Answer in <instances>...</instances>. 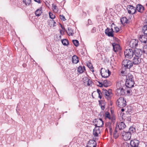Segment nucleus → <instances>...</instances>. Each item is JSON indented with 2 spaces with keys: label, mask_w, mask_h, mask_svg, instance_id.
Segmentation results:
<instances>
[{
  "label": "nucleus",
  "mask_w": 147,
  "mask_h": 147,
  "mask_svg": "<svg viewBox=\"0 0 147 147\" xmlns=\"http://www.w3.org/2000/svg\"><path fill=\"white\" fill-rule=\"evenodd\" d=\"M115 118L112 117L111 119V123L110 122H107L105 124V126L106 127V130L108 132L109 131L111 134L113 133V129L114 127V123L115 122Z\"/></svg>",
  "instance_id": "nucleus-1"
},
{
  "label": "nucleus",
  "mask_w": 147,
  "mask_h": 147,
  "mask_svg": "<svg viewBox=\"0 0 147 147\" xmlns=\"http://www.w3.org/2000/svg\"><path fill=\"white\" fill-rule=\"evenodd\" d=\"M120 84L118 83L116 84L117 89L115 91L116 94L117 96L123 95L125 94V90L122 86H120Z\"/></svg>",
  "instance_id": "nucleus-2"
},
{
  "label": "nucleus",
  "mask_w": 147,
  "mask_h": 147,
  "mask_svg": "<svg viewBox=\"0 0 147 147\" xmlns=\"http://www.w3.org/2000/svg\"><path fill=\"white\" fill-rule=\"evenodd\" d=\"M117 105L119 107L123 108L126 105V101L123 97L119 98L117 101Z\"/></svg>",
  "instance_id": "nucleus-3"
},
{
  "label": "nucleus",
  "mask_w": 147,
  "mask_h": 147,
  "mask_svg": "<svg viewBox=\"0 0 147 147\" xmlns=\"http://www.w3.org/2000/svg\"><path fill=\"white\" fill-rule=\"evenodd\" d=\"M124 53L126 58L131 59L133 57L134 53L132 49H126Z\"/></svg>",
  "instance_id": "nucleus-4"
},
{
  "label": "nucleus",
  "mask_w": 147,
  "mask_h": 147,
  "mask_svg": "<svg viewBox=\"0 0 147 147\" xmlns=\"http://www.w3.org/2000/svg\"><path fill=\"white\" fill-rule=\"evenodd\" d=\"M123 66L126 68L130 69L133 66V63L129 60H124L122 63Z\"/></svg>",
  "instance_id": "nucleus-5"
},
{
  "label": "nucleus",
  "mask_w": 147,
  "mask_h": 147,
  "mask_svg": "<svg viewBox=\"0 0 147 147\" xmlns=\"http://www.w3.org/2000/svg\"><path fill=\"white\" fill-rule=\"evenodd\" d=\"M100 72L102 77L104 78L108 77L110 76L111 73L109 69H106L103 68L101 69Z\"/></svg>",
  "instance_id": "nucleus-6"
},
{
  "label": "nucleus",
  "mask_w": 147,
  "mask_h": 147,
  "mask_svg": "<svg viewBox=\"0 0 147 147\" xmlns=\"http://www.w3.org/2000/svg\"><path fill=\"white\" fill-rule=\"evenodd\" d=\"M102 93L105 97L107 100L110 99L112 96L111 90V89H109L108 90L103 89Z\"/></svg>",
  "instance_id": "nucleus-7"
},
{
  "label": "nucleus",
  "mask_w": 147,
  "mask_h": 147,
  "mask_svg": "<svg viewBox=\"0 0 147 147\" xmlns=\"http://www.w3.org/2000/svg\"><path fill=\"white\" fill-rule=\"evenodd\" d=\"M121 135L123 138L125 140H127L131 138V134L128 132L123 131L121 133Z\"/></svg>",
  "instance_id": "nucleus-8"
},
{
  "label": "nucleus",
  "mask_w": 147,
  "mask_h": 147,
  "mask_svg": "<svg viewBox=\"0 0 147 147\" xmlns=\"http://www.w3.org/2000/svg\"><path fill=\"white\" fill-rule=\"evenodd\" d=\"M138 40L136 39L131 40L129 43V45L131 48H136L138 45Z\"/></svg>",
  "instance_id": "nucleus-9"
},
{
  "label": "nucleus",
  "mask_w": 147,
  "mask_h": 147,
  "mask_svg": "<svg viewBox=\"0 0 147 147\" xmlns=\"http://www.w3.org/2000/svg\"><path fill=\"white\" fill-rule=\"evenodd\" d=\"M128 13L129 14H133L136 12V8L131 5H128L127 8Z\"/></svg>",
  "instance_id": "nucleus-10"
},
{
  "label": "nucleus",
  "mask_w": 147,
  "mask_h": 147,
  "mask_svg": "<svg viewBox=\"0 0 147 147\" xmlns=\"http://www.w3.org/2000/svg\"><path fill=\"white\" fill-rule=\"evenodd\" d=\"M141 61V58L140 56H136L134 57L133 59V63L135 65H138L140 64Z\"/></svg>",
  "instance_id": "nucleus-11"
},
{
  "label": "nucleus",
  "mask_w": 147,
  "mask_h": 147,
  "mask_svg": "<svg viewBox=\"0 0 147 147\" xmlns=\"http://www.w3.org/2000/svg\"><path fill=\"white\" fill-rule=\"evenodd\" d=\"M113 32H114L113 29L112 28H111V29L107 28L105 30V33L108 36L113 37Z\"/></svg>",
  "instance_id": "nucleus-12"
},
{
  "label": "nucleus",
  "mask_w": 147,
  "mask_h": 147,
  "mask_svg": "<svg viewBox=\"0 0 147 147\" xmlns=\"http://www.w3.org/2000/svg\"><path fill=\"white\" fill-rule=\"evenodd\" d=\"M95 122H96L95 124V127H98L100 128L102 127L103 125V121H102V119H96Z\"/></svg>",
  "instance_id": "nucleus-13"
},
{
  "label": "nucleus",
  "mask_w": 147,
  "mask_h": 147,
  "mask_svg": "<svg viewBox=\"0 0 147 147\" xmlns=\"http://www.w3.org/2000/svg\"><path fill=\"white\" fill-rule=\"evenodd\" d=\"M126 126L125 123L123 122L118 123L116 125L115 128L118 130L123 129L125 128Z\"/></svg>",
  "instance_id": "nucleus-14"
},
{
  "label": "nucleus",
  "mask_w": 147,
  "mask_h": 147,
  "mask_svg": "<svg viewBox=\"0 0 147 147\" xmlns=\"http://www.w3.org/2000/svg\"><path fill=\"white\" fill-rule=\"evenodd\" d=\"M125 84L126 87L130 88L134 86V81L126 80Z\"/></svg>",
  "instance_id": "nucleus-15"
},
{
  "label": "nucleus",
  "mask_w": 147,
  "mask_h": 147,
  "mask_svg": "<svg viewBox=\"0 0 147 147\" xmlns=\"http://www.w3.org/2000/svg\"><path fill=\"white\" fill-rule=\"evenodd\" d=\"M96 143L94 140H90L87 145V147H96Z\"/></svg>",
  "instance_id": "nucleus-16"
},
{
  "label": "nucleus",
  "mask_w": 147,
  "mask_h": 147,
  "mask_svg": "<svg viewBox=\"0 0 147 147\" xmlns=\"http://www.w3.org/2000/svg\"><path fill=\"white\" fill-rule=\"evenodd\" d=\"M139 143V142L138 140L134 139L133 140H131L130 141V144L132 147H137Z\"/></svg>",
  "instance_id": "nucleus-17"
},
{
  "label": "nucleus",
  "mask_w": 147,
  "mask_h": 147,
  "mask_svg": "<svg viewBox=\"0 0 147 147\" xmlns=\"http://www.w3.org/2000/svg\"><path fill=\"white\" fill-rule=\"evenodd\" d=\"M100 128L95 127L93 130V134L95 136H98V135L100 133Z\"/></svg>",
  "instance_id": "nucleus-18"
},
{
  "label": "nucleus",
  "mask_w": 147,
  "mask_h": 147,
  "mask_svg": "<svg viewBox=\"0 0 147 147\" xmlns=\"http://www.w3.org/2000/svg\"><path fill=\"white\" fill-rule=\"evenodd\" d=\"M139 40L142 42L146 43L147 42V36L140 35L139 37Z\"/></svg>",
  "instance_id": "nucleus-19"
},
{
  "label": "nucleus",
  "mask_w": 147,
  "mask_h": 147,
  "mask_svg": "<svg viewBox=\"0 0 147 147\" xmlns=\"http://www.w3.org/2000/svg\"><path fill=\"white\" fill-rule=\"evenodd\" d=\"M144 9V8L142 5L140 4H138L137 5L136 10H137L138 11L142 13Z\"/></svg>",
  "instance_id": "nucleus-20"
},
{
  "label": "nucleus",
  "mask_w": 147,
  "mask_h": 147,
  "mask_svg": "<svg viewBox=\"0 0 147 147\" xmlns=\"http://www.w3.org/2000/svg\"><path fill=\"white\" fill-rule=\"evenodd\" d=\"M135 55L136 56H140L142 55V52L141 50L140 49H136L134 50Z\"/></svg>",
  "instance_id": "nucleus-21"
},
{
  "label": "nucleus",
  "mask_w": 147,
  "mask_h": 147,
  "mask_svg": "<svg viewBox=\"0 0 147 147\" xmlns=\"http://www.w3.org/2000/svg\"><path fill=\"white\" fill-rule=\"evenodd\" d=\"M112 46L113 47V50L115 52L120 49V46L118 44L113 43L112 44Z\"/></svg>",
  "instance_id": "nucleus-22"
},
{
  "label": "nucleus",
  "mask_w": 147,
  "mask_h": 147,
  "mask_svg": "<svg viewBox=\"0 0 147 147\" xmlns=\"http://www.w3.org/2000/svg\"><path fill=\"white\" fill-rule=\"evenodd\" d=\"M99 85L100 86V87L102 86H104L105 87H107L110 85V81L105 80L104 81L103 84L101 83H100Z\"/></svg>",
  "instance_id": "nucleus-23"
},
{
  "label": "nucleus",
  "mask_w": 147,
  "mask_h": 147,
  "mask_svg": "<svg viewBox=\"0 0 147 147\" xmlns=\"http://www.w3.org/2000/svg\"><path fill=\"white\" fill-rule=\"evenodd\" d=\"M72 61L74 63L76 64L79 62V59L78 57L75 55H74L72 57Z\"/></svg>",
  "instance_id": "nucleus-24"
},
{
  "label": "nucleus",
  "mask_w": 147,
  "mask_h": 147,
  "mask_svg": "<svg viewBox=\"0 0 147 147\" xmlns=\"http://www.w3.org/2000/svg\"><path fill=\"white\" fill-rule=\"evenodd\" d=\"M126 80L134 81L133 76L130 74H128L126 76Z\"/></svg>",
  "instance_id": "nucleus-25"
},
{
  "label": "nucleus",
  "mask_w": 147,
  "mask_h": 147,
  "mask_svg": "<svg viewBox=\"0 0 147 147\" xmlns=\"http://www.w3.org/2000/svg\"><path fill=\"white\" fill-rule=\"evenodd\" d=\"M66 32L69 36H72L74 34V32H73V30L71 29V28H68L67 30L66 31Z\"/></svg>",
  "instance_id": "nucleus-26"
},
{
  "label": "nucleus",
  "mask_w": 147,
  "mask_h": 147,
  "mask_svg": "<svg viewBox=\"0 0 147 147\" xmlns=\"http://www.w3.org/2000/svg\"><path fill=\"white\" fill-rule=\"evenodd\" d=\"M128 20L126 17H123L121 19V22L123 24L128 23Z\"/></svg>",
  "instance_id": "nucleus-27"
},
{
  "label": "nucleus",
  "mask_w": 147,
  "mask_h": 147,
  "mask_svg": "<svg viewBox=\"0 0 147 147\" xmlns=\"http://www.w3.org/2000/svg\"><path fill=\"white\" fill-rule=\"evenodd\" d=\"M42 13L41 10L40 9H37L35 11V14L37 16H39L41 15Z\"/></svg>",
  "instance_id": "nucleus-28"
},
{
  "label": "nucleus",
  "mask_w": 147,
  "mask_h": 147,
  "mask_svg": "<svg viewBox=\"0 0 147 147\" xmlns=\"http://www.w3.org/2000/svg\"><path fill=\"white\" fill-rule=\"evenodd\" d=\"M118 131V130L115 128L113 133V137L115 139L117 138L119 136V134L117 133Z\"/></svg>",
  "instance_id": "nucleus-29"
},
{
  "label": "nucleus",
  "mask_w": 147,
  "mask_h": 147,
  "mask_svg": "<svg viewBox=\"0 0 147 147\" xmlns=\"http://www.w3.org/2000/svg\"><path fill=\"white\" fill-rule=\"evenodd\" d=\"M105 118H108L109 119L111 120V121L112 118V117H111L110 114L108 112H105Z\"/></svg>",
  "instance_id": "nucleus-30"
},
{
  "label": "nucleus",
  "mask_w": 147,
  "mask_h": 147,
  "mask_svg": "<svg viewBox=\"0 0 147 147\" xmlns=\"http://www.w3.org/2000/svg\"><path fill=\"white\" fill-rule=\"evenodd\" d=\"M85 70V67L84 66L82 68L81 66H79L78 69V72L80 73H82L84 71V70Z\"/></svg>",
  "instance_id": "nucleus-31"
},
{
  "label": "nucleus",
  "mask_w": 147,
  "mask_h": 147,
  "mask_svg": "<svg viewBox=\"0 0 147 147\" xmlns=\"http://www.w3.org/2000/svg\"><path fill=\"white\" fill-rule=\"evenodd\" d=\"M136 131V129L135 128L131 126L130 127L129 129L128 132L132 133Z\"/></svg>",
  "instance_id": "nucleus-32"
},
{
  "label": "nucleus",
  "mask_w": 147,
  "mask_h": 147,
  "mask_svg": "<svg viewBox=\"0 0 147 147\" xmlns=\"http://www.w3.org/2000/svg\"><path fill=\"white\" fill-rule=\"evenodd\" d=\"M53 9L55 13H57L58 11V7L56 5L53 4Z\"/></svg>",
  "instance_id": "nucleus-33"
},
{
  "label": "nucleus",
  "mask_w": 147,
  "mask_h": 147,
  "mask_svg": "<svg viewBox=\"0 0 147 147\" xmlns=\"http://www.w3.org/2000/svg\"><path fill=\"white\" fill-rule=\"evenodd\" d=\"M23 2L26 6L29 5L31 2V0H23Z\"/></svg>",
  "instance_id": "nucleus-34"
},
{
  "label": "nucleus",
  "mask_w": 147,
  "mask_h": 147,
  "mask_svg": "<svg viewBox=\"0 0 147 147\" xmlns=\"http://www.w3.org/2000/svg\"><path fill=\"white\" fill-rule=\"evenodd\" d=\"M61 42L64 45H67L68 44V41L66 39H63L61 40Z\"/></svg>",
  "instance_id": "nucleus-35"
},
{
  "label": "nucleus",
  "mask_w": 147,
  "mask_h": 147,
  "mask_svg": "<svg viewBox=\"0 0 147 147\" xmlns=\"http://www.w3.org/2000/svg\"><path fill=\"white\" fill-rule=\"evenodd\" d=\"M142 31L144 34L147 35V26H144L143 27Z\"/></svg>",
  "instance_id": "nucleus-36"
},
{
  "label": "nucleus",
  "mask_w": 147,
  "mask_h": 147,
  "mask_svg": "<svg viewBox=\"0 0 147 147\" xmlns=\"http://www.w3.org/2000/svg\"><path fill=\"white\" fill-rule=\"evenodd\" d=\"M73 42L76 47H77L79 45V43L78 40H73L72 41Z\"/></svg>",
  "instance_id": "nucleus-37"
},
{
  "label": "nucleus",
  "mask_w": 147,
  "mask_h": 147,
  "mask_svg": "<svg viewBox=\"0 0 147 147\" xmlns=\"http://www.w3.org/2000/svg\"><path fill=\"white\" fill-rule=\"evenodd\" d=\"M85 79L87 80V83L88 85L89 86H90L92 83L91 80L88 79L87 77H86Z\"/></svg>",
  "instance_id": "nucleus-38"
},
{
  "label": "nucleus",
  "mask_w": 147,
  "mask_h": 147,
  "mask_svg": "<svg viewBox=\"0 0 147 147\" xmlns=\"http://www.w3.org/2000/svg\"><path fill=\"white\" fill-rule=\"evenodd\" d=\"M49 16L50 18L51 19H54L55 18V16L53 15L52 13L50 12L49 13Z\"/></svg>",
  "instance_id": "nucleus-39"
},
{
  "label": "nucleus",
  "mask_w": 147,
  "mask_h": 147,
  "mask_svg": "<svg viewBox=\"0 0 147 147\" xmlns=\"http://www.w3.org/2000/svg\"><path fill=\"white\" fill-rule=\"evenodd\" d=\"M97 91L98 94V97L100 99H101L102 98V96L101 95V92L100 90L99 89H97Z\"/></svg>",
  "instance_id": "nucleus-40"
},
{
  "label": "nucleus",
  "mask_w": 147,
  "mask_h": 147,
  "mask_svg": "<svg viewBox=\"0 0 147 147\" xmlns=\"http://www.w3.org/2000/svg\"><path fill=\"white\" fill-rule=\"evenodd\" d=\"M61 20L63 21H65L66 20V19L65 16L63 15H60L59 16Z\"/></svg>",
  "instance_id": "nucleus-41"
},
{
  "label": "nucleus",
  "mask_w": 147,
  "mask_h": 147,
  "mask_svg": "<svg viewBox=\"0 0 147 147\" xmlns=\"http://www.w3.org/2000/svg\"><path fill=\"white\" fill-rule=\"evenodd\" d=\"M143 52L144 53L147 54V46H144V47Z\"/></svg>",
  "instance_id": "nucleus-42"
},
{
  "label": "nucleus",
  "mask_w": 147,
  "mask_h": 147,
  "mask_svg": "<svg viewBox=\"0 0 147 147\" xmlns=\"http://www.w3.org/2000/svg\"><path fill=\"white\" fill-rule=\"evenodd\" d=\"M114 29L116 32H118L119 31V28L116 26H115V27Z\"/></svg>",
  "instance_id": "nucleus-43"
},
{
  "label": "nucleus",
  "mask_w": 147,
  "mask_h": 147,
  "mask_svg": "<svg viewBox=\"0 0 147 147\" xmlns=\"http://www.w3.org/2000/svg\"><path fill=\"white\" fill-rule=\"evenodd\" d=\"M123 146H125V147H129V144H127V143H124Z\"/></svg>",
  "instance_id": "nucleus-44"
},
{
  "label": "nucleus",
  "mask_w": 147,
  "mask_h": 147,
  "mask_svg": "<svg viewBox=\"0 0 147 147\" xmlns=\"http://www.w3.org/2000/svg\"><path fill=\"white\" fill-rule=\"evenodd\" d=\"M96 28L95 27H94L92 30V33H94L96 31Z\"/></svg>",
  "instance_id": "nucleus-45"
},
{
  "label": "nucleus",
  "mask_w": 147,
  "mask_h": 147,
  "mask_svg": "<svg viewBox=\"0 0 147 147\" xmlns=\"http://www.w3.org/2000/svg\"><path fill=\"white\" fill-rule=\"evenodd\" d=\"M115 25L114 24V23H112V24L111 25V28H112L113 29V28H115Z\"/></svg>",
  "instance_id": "nucleus-46"
},
{
  "label": "nucleus",
  "mask_w": 147,
  "mask_h": 147,
  "mask_svg": "<svg viewBox=\"0 0 147 147\" xmlns=\"http://www.w3.org/2000/svg\"><path fill=\"white\" fill-rule=\"evenodd\" d=\"M60 34L61 35H63L64 34V32L61 30H60Z\"/></svg>",
  "instance_id": "nucleus-47"
},
{
  "label": "nucleus",
  "mask_w": 147,
  "mask_h": 147,
  "mask_svg": "<svg viewBox=\"0 0 147 147\" xmlns=\"http://www.w3.org/2000/svg\"><path fill=\"white\" fill-rule=\"evenodd\" d=\"M34 1H35L39 3H41L40 1V0H34Z\"/></svg>",
  "instance_id": "nucleus-48"
},
{
  "label": "nucleus",
  "mask_w": 147,
  "mask_h": 147,
  "mask_svg": "<svg viewBox=\"0 0 147 147\" xmlns=\"http://www.w3.org/2000/svg\"><path fill=\"white\" fill-rule=\"evenodd\" d=\"M88 23L90 24H92V22L91 21V20L90 19H88Z\"/></svg>",
  "instance_id": "nucleus-49"
},
{
  "label": "nucleus",
  "mask_w": 147,
  "mask_h": 147,
  "mask_svg": "<svg viewBox=\"0 0 147 147\" xmlns=\"http://www.w3.org/2000/svg\"><path fill=\"white\" fill-rule=\"evenodd\" d=\"M126 92H127V94H129L130 92V90H126V91H125V93Z\"/></svg>",
  "instance_id": "nucleus-50"
},
{
  "label": "nucleus",
  "mask_w": 147,
  "mask_h": 147,
  "mask_svg": "<svg viewBox=\"0 0 147 147\" xmlns=\"http://www.w3.org/2000/svg\"><path fill=\"white\" fill-rule=\"evenodd\" d=\"M101 108L102 109V110H103L104 109H105V107L104 106H102H102H101Z\"/></svg>",
  "instance_id": "nucleus-51"
},
{
  "label": "nucleus",
  "mask_w": 147,
  "mask_h": 147,
  "mask_svg": "<svg viewBox=\"0 0 147 147\" xmlns=\"http://www.w3.org/2000/svg\"><path fill=\"white\" fill-rule=\"evenodd\" d=\"M26 65L25 64H23V66L24 67H26Z\"/></svg>",
  "instance_id": "nucleus-52"
},
{
  "label": "nucleus",
  "mask_w": 147,
  "mask_h": 147,
  "mask_svg": "<svg viewBox=\"0 0 147 147\" xmlns=\"http://www.w3.org/2000/svg\"><path fill=\"white\" fill-rule=\"evenodd\" d=\"M121 111L122 112H123L124 111V109L123 108H122L121 109Z\"/></svg>",
  "instance_id": "nucleus-53"
},
{
  "label": "nucleus",
  "mask_w": 147,
  "mask_h": 147,
  "mask_svg": "<svg viewBox=\"0 0 147 147\" xmlns=\"http://www.w3.org/2000/svg\"><path fill=\"white\" fill-rule=\"evenodd\" d=\"M61 27L62 28V29H64V28H63V27L61 26Z\"/></svg>",
  "instance_id": "nucleus-54"
},
{
  "label": "nucleus",
  "mask_w": 147,
  "mask_h": 147,
  "mask_svg": "<svg viewBox=\"0 0 147 147\" xmlns=\"http://www.w3.org/2000/svg\"><path fill=\"white\" fill-rule=\"evenodd\" d=\"M59 38H61V35L59 36Z\"/></svg>",
  "instance_id": "nucleus-55"
},
{
  "label": "nucleus",
  "mask_w": 147,
  "mask_h": 147,
  "mask_svg": "<svg viewBox=\"0 0 147 147\" xmlns=\"http://www.w3.org/2000/svg\"><path fill=\"white\" fill-rule=\"evenodd\" d=\"M146 5L147 6V3L146 4Z\"/></svg>",
  "instance_id": "nucleus-56"
}]
</instances>
